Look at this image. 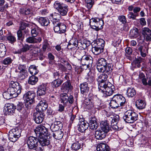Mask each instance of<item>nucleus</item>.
Listing matches in <instances>:
<instances>
[{
  "instance_id": "obj_59",
  "label": "nucleus",
  "mask_w": 151,
  "mask_h": 151,
  "mask_svg": "<svg viewBox=\"0 0 151 151\" xmlns=\"http://www.w3.org/2000/svg\"><path fill=\"white\" fill-rule=\"evenodd\" d=\"M118 19L119 21L122 24H125L127 23V19L126 17L123 15L119 16Z\"/></svg>"
},
{
  "instance_id": "obj_54",
  "label": "nucleus",
  "mask_w": 151,
  "mask_h": 151,
  "mask_svg": "<svg viewBox=\"0 0 151 151\" xmlns=\"http://www.w3.org/2000/svg\"><path fill=\"white\" fill-rule=\"evenodd\" d=\"M86 6L88 9H91L92 7L94 2V0H85Z\"/></svg>"
},
{
  "instance_id": "obj_11",
  "label": "nucleus",
  "mask_w": 151,
  "mask_h": 151,
  "mask_svg": "<svg viewBox=\"0 0 151 151\" xmlns=\"http://www.w3.org/2000/svg\"><path fill=\"white\" fill-rule=\"evenodd\" d=\"M92 57L90 55H84L81 59V63L82 65H86L87 67L91 66L93 63Z\"/></svg>"
},
{
  "instance_id": "obj_53",
  "label": "nucleus",
  "mask_w": 151,
  "mask_h": 151,
  "mask_svg": "<svg viewBox=\"0 0 151 151\" xmlns=\"http://www.w3.org/2000/svg\"><path fill=\"white\" fill-rule=\"evenodd\" d=\"M51 16L53 18L52 22L55 21V20L57 21H59V20L60 17V14L55 12L51 14Z\"/></svg>"
},
{
  "instance_id": "obj_30",
  "label": "nucleus",
  "mask_w": 151,
  "mask_h": 151,
  "mask_svg": "<svg viewBox=\"0 0 151 151\" xmlns=\"http://www.w3.org/2000/svg\"><path fill=\"white\" fill-rule=\"evenodd\" d=\"M138 35V30L136 27H134L130 30L129 36L132 38L137 37Z\"/></svg>"
},
{
  "instance_id": "obj_15",
  "label": "nucleus",
  "mask_w": 151,
  "mask_h": 151,
  "mask_svg": "<svg viewBox=\"0 0 151 151\" xmlns=\"http://www.w3.org/2000/svg\"><path fill=\"white\" fill-rule=\"evenodd\" d=\"M34 119L37 124L42 122L44 118V115L43 112L37 111L34 113L33 114Z\"/></svg>"
},
{
  "instance_id": "obj_21",
  "label": "nucleus",
  "mask_w": 151,
  "mask_h": 151,
  "mask_svg": "<svg viewBox=\"0 0 151 151\" xmlns=\"http://www.w3.org/2000/svg\"><path fill=\"white\" fill-rule=\"evenodd\" d=\"M81 93L82 94L83 96H86L89 90V88L88 85V83L86 82L83 83L80 85Z\"/></svg>"
},
{
  "instance_id": "obj_24",
  "label": "nucleus",
  "mask_w": 151,
  "mask_h": 151,
  "mask_svg": "<svg viewBox=\"0 0 151 151\" xmlns=\"http://www.w3.org/2000/svg\"><path fill=\"white\" fill-rule=\"evenodd\" d=\"M72 86L69 81H67L62 85L61 89L67 93L70 91L72 89Z\"/></svg>"
},
{
  "instance_id": "obj_9",
  "label": "nucleus",
  "mask_w": 151,
  "mask_h": 151,
  "mask_svg": "<svg viewBox=\"0 0 151 151\" xmlns=\"http://www.w3.org/2000/svg\"><path fill=\"white\" fill-rule=\"evenodd\" d=\"M38 139L35 137L33 136L29 137L27 140V144L29 149L34 150L37 151L38 150Z\"/></svg>"
},
{
  "instance_id": "obj_16",
  "label": "nucleus",
  "mask_w": 151,
  "mask_h": 151,
  "mask_svg": "<svg viewBox=\"0 0 151 151\" xmlns=\"http://www.w3.org/2000/svg\"><path fill=\"white\" fill-rule=\"evenodd\" d=\"M113 98L118 103L120 106H124L126 103V99L121 94L115 95L114 96Z\"/></svg>"
},
{
  "instance_id": "obj_27",
  "label": "nucleus",
  "mask_w": 151,
  "mask_h": 151,
  "mask_svg": "<svg viewBox=\"0 0 151 151\" xmlns=\"http://www.w3.org/2000/svg\"><path fill=\"white\" fill-rule=\"evenodd\" d=\"M78 40L75 39H72L70 41L67 46L68 49H71L72 48H75L78 45Z\"/></svg>"
},
{
  "instance_id": "obj_19",
  "label": "nucleus",
  "mask_w": 151,
  "mask_h": 151,
  "mask_svg": "<svg viewBox=\"0 0 151 151\" xmlns=\"http://www.w3.org/2000/svg\"><path fill=\"white\" fill-rule=\"evenodd\" d=\"M47 83H43L40 85L38 88L37 94L40 96L44 95L45 94L46 91L47 90Z\"/></svg>"
},
{
  "instance_id": "obj_60",
  "label": "nucleus",
  "mask_w": 151,
  "mask_h": 151,
  "mask_svg": "<svg viewBox=\"0 0 151 151\" xmlns=\"http://www.w3.org/2000/svg\"><path fill=\"white\" fill-rule=\"evenodd\" d=\"M59 28L60 30V33L65 32L66 30V26L63 23L60 22H59Z\"/></svg>"
},
{
  "instance_id": "obj_44",
  "label": "nucleus",
  "mask_w": 151,
  "mask_h": 151,
  "mask_svg": "<svg viewBox=\"0 0 151 151\" xmlns=\"http://www.w3.org/2000/svg\"><path fill=\"white\" fill-rule=\"evenodd\" d=\"M38 78L37 77L34 76H30L28 81V83L31 85L35 84L38 81Z\"/></svg>"
},
{
  "instance_id": "obj_31",
  "label": "nucleus",
  "mask_w": 151,
  "mask_h": 151,
  "mask_svg": "<svg viewBox=\"0 0 151 151\" xmlns=\"http://www.w3.org/2000/svg\"><path fill=\"white\" fill-rule=\"evenodd\" d=\"M119 116L118 115L115 117H114L113 116H111L110 118L105 121H108L107 122L109 123V126L110 123H111V125H114L115 124L114 123L119 121Z\"/></svg>"
},
{
  "instance_id": "obj_50",
  "label": "nucleus",
  "mask_w": 151,
  "mask_h": 151,
  "mask_svg": "<svg viewBox=\"0 0 151 151\" xmlns=\"http://www.w3.org/2000/svg\"><path fill=\"white\" fill-rule=\"evenodd\" d=\"M13 61V59L9 57L4 58L2 61V63L4 65H9L11 64Z\"/></svg>"
},
{
  "instance_id": "obj_14",
  "label": "nucleus",
  "mask_w": 151,
  "mask_h": 151,
  "mask_svg": "<svg viewBox=\"0 0 151 151\" xmlns=\"http://www.w3.org/2000/svg\"><path fill=\"white\" fill-rule=\"evenodd\" d=\"M47 107L48 104L46 101L42 99L36 106V110L38 112H43L47 109Z\"/></svg>"
},
{
  "instance_id": "obj_29",
  "label": "nucleus",
  "mask_w": 151,
  "mask_h": 151,
  "mask_svg": "<svg viewBox=\"0 0 151 151\" xmlns=\"http://www.w3.org/2000/svg\"><path fill=\"white\" fill-rule=\"evenodd\" d=\"M135 105L137 108L139 109H142L145 107L146 104L144 101L141 99H138L136 101Z\"/></svg>"
},
{
  "instance_id": "obj_5",
  "label": "nucleus",
  "mask_w": 151,
  "mask_h": 151,
  "mask_svg": "<svg viewBox=\"0 0 151 151\" xmlns=\"http://www.w3.org/2000/svg\"><path fill=\"white\" fill-rule=\"evenodd\" d=\"M111 85V83L109 82H107L106 84H101L98 87L99 90L104 93L105 97L110 96L114 91V88H112Z\"/></svg>"
},
{
  "instance_id": "obj_46",
  "label": "nucleus",
  "mask_w": 151,
  "mask_h": 151,
  "mask_svg": "<svg viewBox=\"0 0 151 151\" xmlns=\"http://www.w3.org/2000/svg\"><path fill=\"white\" fill-rule=\"evenodd\" d=\"M6 49L5 45L2 43H0V57H2L6 54Z\"/></svg>"
},
{
  "instance_id": "obj_8",
  "label": "nucleus",
  "mask_w": 151,
  "mask_h": 151,
  "mask_svg": "<svg viewBox=\"0 0 151 151\" xmlns=\"http://www.w3.org/2000/svg\"><path fill=\"white\" fill-rule=\"evenodd\" d=\"M60 101L64 106H66L68 103L72 104L73 103V97L71 95L69 96L66 93H62L60 95Z\"/></svg>"
},
{
  "instance_id": "obj_20",
  "label": "nucleus",
  "mask_w": 151,
  "mask_h": 151,
  "mask_svg": "<svg viewBox=\"0 0 151 151\" xmlns=\"http://www.w3.org/2000/svg\"><path fill=\"white\" fill-rule=\"evenodd\" d=\"M42 38L40 37H35L34 36H30L27 38L26 40V42L29 43L35 44L39 43L41 42Z\"/></svg>"
},
{
  "instance_id": "obj_56",
  "label": "nucleus",
  "mask_w": 151,
  "mask_h": 151,
  "mask_svg": "<svg viewBox=\"0 0 151 151\" xmlns=\"http://www.w3.org/2000/svg\"><path fill=\"white\" fill-rule=\"evenodd\" d=\"M7 39L11 44L13 43L16 40L15 37L11 35H9L7 36Z\"/></svg>"
},
{
  "instance_id": "obj_47",
  "label": "nucleus",
  "mask_w": 151,
  "mask_h": 151,
  "mask_svg": "<svg viewBox=\"0 0 151 151\" xmlns=\"http://www.w3.org/2000/svg\"><path fill=\"white\" fill-rule=\"evenodd\" d=\"M110 105L112 108L115 109L120 106L112 98L110 103Z\"/></svg>"
},
{
  "instance_id": "obj_35",
  "label": "nucleus",
  "mask_w": 151,
  "mask_h": 151,
  "mask_svg": "<svg viewBox=\"0 0 151 151\" xmlns=\"http://www.w3.org/2000/svg\"><path fill=\"white\" fill-rule=\"evenodd\" d=\"M63 133L60 129L53 133V137L57 139H61L63 137Z\"/></svg>"
},
{
  "instance_id": "obj_13",
  "label": "nucleus",
  "mask_w": 151,
  "mask_h": 151,
  "mask_svg": "<svg viewBox=\"0 0 151 151\" xmlns=\"http://www.w3.org/2000/svg\"><path fill=\"white\" fill-rule=\"evenodd\" d=\"M113 65L109 64L107 65L96 66V68L100 72L108 73L111 72L112 70Z\"/></svg>"
},
{
  "instance_id": "obj_62",
  "label": "nucleus",
  "mask_w": 151,
  "mask_h": 151,
  "mask_svg": "<svg viewBox=\"0 0 151 151\" xmlns=\"http://www.w3.org/2000/svg\"><path fill=\"white\" fill-rule=\"evenodd\" d=\"M24 107V105L22 102H19L17 105L16 109L19 111H20Z\"/></svg>"
},
{
  "instance_id": "obj_49",
  "label": "nucleus",
  "mask_w": 151,
  "mask_h": 151,
  "mask_svg": "<svg viewBox=\"0 0 151 151\" xmlns=\"http://www.w3.org/2000/svg\"><path fill=\"white\" fill-rule=\"evenodd\" d=\"M65 5L61 3L58 1H55L54 4V7L58 11Z\"/></svg>"
},
{
  "instance_id": "obj_63",
  "label": "nucleus",
  "mask_w": 151,
  "mask_h": 151,
  "mask_svg": "<svg viewBox=\"0 0 151 151\" xmlns=\"http://www.w3.org/2000/svg\"><path fill=\"white\" fill-rule=\"evenodd\" d=\"M90 98H88L86 99L85 101V104L87 105H90V104H91V106L90 107H92L93 106V105H91L92 100H93V97L92 98H90V96H89Z\"/></svg>"
},
{
  "instance_id": "obj_22",
  "label": "nucleus",
  "mask_w": 151,
  "mask_h": 151,
  "mask_svg": "<svg viewBox=\"0 0 151 151\" xmlns=\"http://www.w3.org/2000/svg\"><path fill=\"white\" fill-rule=\"evenodd\" d=\"M107 78V76L106 74H101L98 75V78L96 79L97 81L98 82L99 87L101 84H106V82Z\"/></svg>"
},
{
  "instance_id": "obj_34",
  "label": "nucleus",
  "mask_w": 151,
  "mask_h": 151,
  "mask_svg": "<svg viewBox=\"0 0 151 151\" xmlns=\"http://www.w3.org/2000/svg\"><path fill=\"white\" fill-rule=\"evenodd\" d=\"M29 71L32 76H34L37 74L39 72L37 67L34 65H31L29 68Z\"/></svg>"
},
{
  "instance_id": "obj_1",
  "label": "nucleus",
  "mask_w": 151,
  "mask_h": 151,
  "mask_svg": "<svg viewBox=\"0 0 151 151\" xmlns=\"http://www.w3.org/2000/svg\"><path fill=\"white\" fill-rule=\"evenodd\" d=\"M108 121H102L100 123V128L96 131L95 134L96 138L102 140L105 138L107 133L111 129Z\"/></svg>"
},
{
  "instance_id": "obj_48",
  "label": "nucleus",
  "mask_w": 151,
  "mask_h": 151,
  "mask_svg": "<svg viewBox=\"0 0 151 151\" xmlns=\"http://www.w3.org/2000/svg\"><path fill=\"white\" fill-rule=\"evenodd\" d=\"M40 30L38 27H35L32 29L31 31V34L32 36L36 37L40 32Z\"/></svg>"
},
{
  "instance_id": "obj_28",
  "label": "nucleus",
  "mask_w": 151,
  "mask_h": 151,
  "mask_svg": "<svg viewBox=\"0 0 151 151\" xmlns=\"http://www.w3.org/2000/svg\"><path fill=\"white\" fill-rule=\"evenodd\" d=\"M136 92L133 87H128L126 95L129 98H132L136 94Z\"/></svg>"
},
{
  "instance_id": "obj_57",
  "label": "nucleus",
  "mask_w": 151,
  "mask_h": 151,
  "mask_svg": "<svg viewBox=\"0 0 151 151\" xmlns=\"http://www.w3.org/2000/svg\"><path fill=\"white\" fill-rule=\"evenodd\" d=\"M50 128L51 130L54 132L59 130V129L60 128L59 125L55 124H52L50 127Z\"/></svg>"
},
{
  "instance_id": "obj_17",
  "label": "nucleus",
  "mask_w": 151,
  "mask_h": 151,
  "mask_svg": "<svg viewBox=\"0 0 151 151\" xmlns=\"http://www.w3.org/2000/svg\"><path fill=\"white\" fill-rule=\"evenodd\" d=\"M79 126L78 130L81 132H83L88 127V124L83 119H80L79 123Z\"/></svg>"
},
{
  "instance_id": "obj_33",
  "label": "nucleus",
  "mask_w": 151,
  "mask_h": 151,
  "mask_svg": "<svg viewBox=\"0 0 151 151\" xmlns=\"http://www.w3.org/2000/svg\"><path fill=\"white\" fill-rule=\"evenodd\" d=\"M138 49L140 52V55L142 57H145L146 56V53L147 52L148 49L145 47L140 45L139 46Z\"/></svg>"
},
{
  "instance_id": "obj_61",
  "label": "nucleus",
  "mask_w": 151,
  "mask_h": 151,
  "mask_svg": "<svg viewBox=\"0 0 151 151\" xmlns=\"http://www.w3.org/2000/svg\"><path fill=\"white\" fill-rule=\"evenodd\" d=\"M86 141L85 138L83 137H80L79 138L78 141L81 144H82V147H83L86 146L85 145V142Z\"/></svg>"
},
{
  "instance_id": "obj_12",
  "label": "nucleus",
  "mask_w": 151,
  "mask_h": 151,
  "mask_svg": "<svg viewBox=\"0 0 151 151\" xmlns=\"http://www.w3.org/2000/svg\"><path fill=\"white\" fill-rule=\"evenodd\" d=\"M16 106L11 103H7L4 106V113L6 115H12L15 113Z\"/></svg>"
},
{
  "instance_id": "obj_58",
  "label": "nucleus",
  "mask_w": 151,
  "mask_h": 151,
  "mask_svg": "<svg viewBox=\"0 0 151 151\" xmlns=\"http://www.w3.org/2000/svg\"><path fill=\"white\" fill-rule=\"evenodd\" d=\"M30 49L31 45H29L27 44H26L22 45L21 50L23 52H25Z\"/></svg>"
},
{
  "instance_id": "obj_7",
  "label": "nucleus",
  "mask_w": 151,
  "mask_h": 151,
  "mask_svg": "<svg viewBox=\"0 0 151 151\" xmlns=\"http://www.w3.org/2000/svg\"><path fill=\"white\" fill-rule=\"evenodd\" d=\"M21 130L17 128H13L9 132V139L12 142H15L20 137Z\"/></svg>"
},
{
  "instance_id": "obj_36",
  "label": "nucleus",
  "mask_w": 151,
  "mask_h": 151,
  "mask_svg": "<svg viewBox=\"0 0 151 151\" xmlns=\"http://www.w3.org/2000/svg\"><path fill=\"white\" fill-rule=\"evenodd\" d=\"M19 11L21 14L25 15H32L33 13V11L29 8L20 9Z\"/></svg>"
},
{
  "instance_id": "obj_43",
  "label": "nucleus",
  "mask_w": 151,
  "mask_h": 151,
  "mask_svg": "<svg viewBox=\"0 0 151 151\" xmlns=\"http://www.w3.org/2000/svg\"><path fill=\"white\" fill-rule=\"evenodd\" d=\"M30 50L32 52L35 54H38L40 51V49L38 46L36 45L33 44L31 45Z\"/></svg>"
},
{
  "instance_id": "obj_51",
  "label": "nucleus",
  "mask_w": 151,
  "mask_h": 151,
  "mask_svg": "<svg viewBox=\"0 0 151 151\" xmlns=\"http://www.w3.org/2000/svg\"><path fill=\"white\" fill-rule=\"evenodd\" d=\"M78 45L82 48V49L84 50L86 48L90 45V43L86 41L84 42H79Z\"/></svg>"
},
{
  "instance_id": "obj_41",
  "label": "nucleus",
  "mask_w": 151,
  "mask_h": 151,
  "mask_svg": "<svg viewBox=\"0 0 151 151\" xmlns=\"http://www.w3.org/2000/svg\"><path fill=\"white\" fill-rule=\"evenodd\" d=\"M68 11V6L65 5L62 8L60 9L58 11L60 15L63 16H65L67 14Z\"/></svg>"
},
{
  "instance_id": "obj_10",
  "label": "nucleus",
  "mask_w": 151,
  "mask_h": 151,
  "mask_svg": "<svg viewBox=\"0 0 151 151\" xmlns=\"http://www.w3.org/2000/svg\"><path fill=\"white\" fill-rule=\"evenodd\" d=\"M34 131L37 137L47 136L48 134L47 129L41 124L37 126L34 130Z\"/></svg>"
},
{
  "instance_id": "obj_3",
  "label": "nucleus",
  "mask_w": 151,
  "mask_h": 151,
  "mask_svg": "<svg viewBox=\"0 0 151 151\" xmlns=\"http://www.w3.org/2000/svg\"><path fill=\"white\" fill-rule=\"evenodd\" d=\"M35 96V93L33 91H29L24 94L23 98L25 101V104L27 109H30L32 107Z\"/></svg>"
},
{
  "instance_id": "obj_32",
  "label": "nucleus",
  "mask_w": 151,
  "mask_h": 151,
  "mask_svg": "<svg viewBox=\"0 0 151 151\" xmlns=\"http://www.w3.org/2000/svg\"><path fill=\"white\" fill-rule=\"evenodd\" d=\"M138 49L140 52V55L142 57H145L146 56V53L147 52L148 49L145 47L140 45L139 46Z\"/></svg>"
},
{
  "instance_id": "obj_6",
  "label": "nucleus",
  "mask_w": 151,
  "mask_h": 151,
  "mask_svg": "<svg viewBox=\"0 0 151 151\" xmlns=\"http://www.w3.org/2000/svg\"><path fill=\"white\" fill-rule=\"evenodd\" d=\"M89 25L92 28L98 31L103 28L104 22L101 19L98 18H92L90 20Z\"/></svg>"
},
{
  "instance_id": "obj_42",
  "label": "nucleus",
  "mask_w": 151,
  "mask_h": 151,
  "mask_svg": "<svg viewBox=\"0 0 151 151\" xmlns=\"http://www.w3.org/2000/svg\"><path fill=\"white\" fill-rule=\"evenodd\" d=\"M63 82V81L60 78L55 79L52 82V86L53 88L57 87L60 86Z\"/></svg>"
},
{
  "instance_id": "obj_39",
  "label": "nucleus",
  "mask_w": 151,
  "mask_h": 151,
  "mask_svg": "<svg viewBox=\"0 0 151 151\" xmlns=\"http://www.w3.org/2000/svg\"><path fill=\"white\" fill-rule=\"evenodd\" d=\"M92 51L95 55H98L103 51V50L100 47L95 45L92 48Z\"/></svg>"
},
{
  "instance_id": "obj_18",
  "label": "nucleus",
  "mask_w": 151,
  "mask_h": 151,
  "mask_svg": "<svg viewBox=\"0 0 151 151\" xmlns=\"http://www.w3.org/2000/svg\"><path fill=\"white\" fill-rule=\"evenodd\" d=\"M142 35L146 41H151V30L147 27L143 28L142 30Z\"/></svg>"
},
{
  "instance_id": "obj_52",
  "label": "nucleus",
  "mask_w": 151,
  "mask_h": 151,
  "mask_svg": "<svg viewBox=\"0 0 151 151\" xmlns=\"http://www.w3.org/2000/svg\"><path fill=\"white\" fill-rule=\"evenodd\" d=\"M138 15V14H135L132 12H129L127 15V17L129 19H132L133 20H137L136 17Z\"/></svg>"
},
{
  "instance_id": "obj_37",
  "label": "nucleus",
  "mask_w": 151,
  "mask_h": 151,
  "mask_svg": "<svg viewBox=\"0 0 151 151\" xmlns=\"http://www.w3.org/2000/svg\"><path fill=\"white\" fill-rule=\"evenodd\" d=\"M108 63L107 60L103 58H101L98 59L96 63V66L107 65Z\"/></svg>"
},
{
  "instance_id": "obj_23",
  "label": "nucleus",
  "mask_w": 151,
  "mask_h": 151,
  "mask_svg": "<svg viewBox=\"0 0 151 151\" xmlns=\"http://www.w3.org/2000/svg\"><path fill=\"white\" fill-rule=\"evenodd\" d=\"M35 20L38 21L39 23L42 26H47L50 23V21L46 17H40L35 18Z\"/></svg>"
},
{
  "instance_id": "obj_45",
  "label": "nucleus",
  "mask_w": 151,
  "mask_h": 151,
  "mask_svg": "<svg viewBox=\"0 0 151 151\" xmlns=\"http://www.w3.org/2000/svg\"><path fill=\"white\" fill-rule=\"evenodd\" d=\"M71 148L74 151H77L81 148V144L78 142L74 143L72 144Z\"/></svg>"
},
{
  "instance_id": "obj_4",
  "label": "nucleus",
  "mask_w": 151,
  "mask_h": 151,
  "mask_svg": "<svg viewBox=\"0 0 151 151\" xmlns=\"http://www.w3.org/2000/svg\"><path fill=\"white\" fill-rule=\"evenodd\" d=\"M123 118L126 122L132 123L137 119L138 114L132 110H129L124 113Z\"/></svg>"
},
{
  "instance_id": "obj_55",
  "label": "nucleus",
  "mask_w": 151,
  "mask_h": 151,
  "mask_svg": "<svg viewBox=\"0 0 151 151\" xmlns=\"http://www.w3.org/2000/svg\"><path fill=\"white\" fill-rule=\"evenodd\" d=\"M3 96L4 99H9L13 98L11 94L8 92V89L7 91L3 93Z\"/></svg>"
},
{
  "instance_id": "obj_64",
  "label": "nucleus",
  "mask_w": 151,
  "mask_h": 151,
  "mask_svg": "<svg viewBox=\"0 0 151 151\" xmlns=\"http://www.w3.org/2000/svg\"><path fill=\"white\" fill-rule=\"evenodd\" d=\"M18 68L20 72H24L26 70V66L24 65H20L18 67Z\"/></svg>"
},
{
  "instance_id": "obj_26",
  "label": "nucleus",
  "mask_w": 151,
  "mask_h": 151,
  "mask_svg": "<svg viewBox=\"0 0 151 151\" xmlns=\"http://www.w3.org/2000/svg\"><path fill=\"white\" fill-rule=\"evenodd\" d=\"M38 137V141L41 146H43L48 145L49 144V141L47 138V136L44 137L40 136Z\"/></svg>"
},
{
  "instance_id": "obj_38",
  "label": "nucleus",
  "mask_w": 151,
  "mask_h": 151,
  "mask_svg": "<svg viewBox=\"0 0 151 151\" xmlns=\"http://www.w3.org/2000/svg\"><path fill=\"white\" fill-rule=\"evenodd\" d=\"M53 21L52 23L54 26V30L55 32L58 33H60V30L59 28V21Z\"/></svg>"
},
{
  "instance_id": "obj_40",
  "label": "nucleus",
  "mask_w": 151,
  "mask_h": 151,
  "mask_svg": "<svg viewBox=\"0 0 151 151\" xmlns=\"http://www.w3.org/2000/svg\"><path fill=\"white\" fill-rule=\"evenodd\" d=\"M104 43L105 41L103 40L99 39L96 40V43H95V44H96V46L98 47H100V48H102V49L104 50Z\"/></svg>"
},
{
  "instance_id": "obj_25",
  "label": "nucleus",
  "mask_w": 151,
  "mask_h": 151,
  "mask_svg": "<svg viewBox=\"0 0 151 151\" xmlns=\"http://www.w3.org/2000/svg\"><path fill=\"white\" fill-rule=\"evenodd\" d=\"M97 151H109V148L107 145L103 143L98 144L97 147Z\"/></svg>"
},
{
  "instance_id": "obj_2",
  "label": "nucleus",
  "mask_w": 151,
  "mask_h": 151,
  "mask_svg": "<svg viewBox=\"0 0 151 151\" xmlns=\"http://www.w3.org/2000/svg\"><path fill=\"white\" fill-rule=\"evenodd\" d=\"M22 86L17 82L12 81L9 84V87L7 89L8 92L13 98H15L21 93Z\"/></svg>"
}]
</instances>
